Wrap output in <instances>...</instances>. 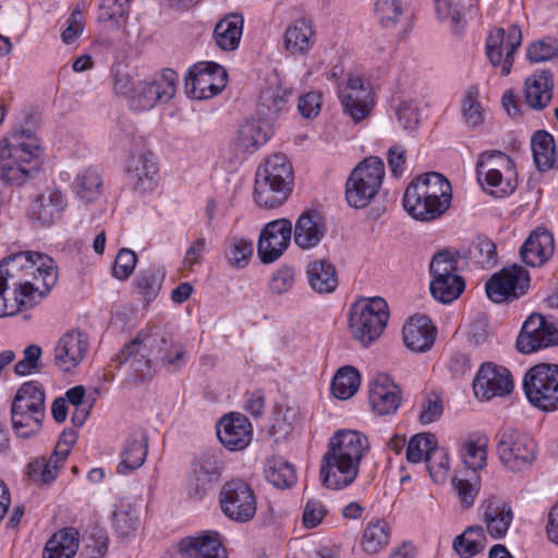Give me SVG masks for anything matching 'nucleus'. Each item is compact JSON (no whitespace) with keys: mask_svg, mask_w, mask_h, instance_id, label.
Wrapping results in <instances>:
<instances>
[{"mask_svg":"<svg viewBox=\"0 0 558 558\" xmlns=\"http://www.w3.org/2000/svg\"><path fill=\"white\" fill-rule=\"evenodd\" d=\"M57 280V266L46 254L19 252L0 262L1 283L13 289L15 301L25 310L39 303Z\"/></svg>","mask_w":558,"mask_h":558,"instance_id":"nucleus-1","label":"nucleus"},{"mask_svg":"<svg viewBox=\"0 0 558 558\" xmlns=\"http://www.w3.org/2000/svg\"><path fill=\"white\" fill-rule=\"evenodd\" d=\"M368 450L366 436L356 430H339L330 439L322 458L323 484L332 489L351 485L359 474L360 463Z\"/></svg>","mask_w":558,"mask_h":558,"instance_id":"nucleus-2","label":"nucleus"},{"mask_svg":"<svg viewBox=\"0 0 558 558\" xmlns=\"http://www.w3.org/2000/svg\"><path fill=\"white\" fill-rule=\"evenodd\" d=\"M451 184L438 172L416 177L403 195V207L414 219L432 221L444 215L451 203Z\"/></svg>","mask_w":558,"mask_h":558,"instance_id":"nucleus-3","label":"nucleus"},{"mask_svg":"<svg viewBox=\"0 0 558 558\" xmlns=\"http://www.w3.org/2000/svg\"><path fill=\"white\" fill-rule=\"evenodd\" d=\"M0 146V178L3 182L21 186L35 178L41 165V147L32 132H14Z\"/></svg>","mask_w":558,"mask_h":558,"instance_id":"nucleus-4","label":"nucleus"},{"mask_svg":"<svg viewBox=\"0 0 558 558\" xmlns=\"http://www.w3.org/2000/svg\"><path fill=\"white\" fill-rule=\"evenodd\" d=\"M293 172L288 158L275 154L257 168L254 182V199L265 208L283 204L292 191Z\"/></svg>","mask_w":558,"mask_h":558,"instance_id":"nucleus-5","label":"nucleus"},{"mask_svg":"<svg viewBox=\"0 0 558 558\" xmlns=\"http://www.w3.org/2000/svg\"><path fill=\"white\" fill-rule=\"evenodd\" d=\"M45 400V388L39 381L29 380L20 386L11 405L12 426L19 437L29 438L40 430Z\"/></svg>","mask_w":558,"mask_h":558,"instance_id":"nucleus-6","label":"nucleus"},{"mask_svg":"<svg viewBox=\"0 0 558 558\" xmlns=\"http://www.w3.org/2000/svg\"><path fill=\"white\" fill-rule=\"evenodd\" d=\"M388 318V305L384 299L360 300L350 308V333L363 347H368L380 337Z\"/></svg>","mask_w":558,"mask_h":558,"instance_id":"nucleus-7","label":"nucleus"},{"mask_svg":"<svg viewBox=\"0 0 558 558\" xmlns=\"http://www.w3.org/2000/svg\"><path fill=\"white\" fill-rule=\"evenodd\" d=\"M385 175V166L378 157L360 162L347 181L345 197L354 208L366 207L378 194Z\"/></svg>","mask_w":558,"mask_h":558,"instance_id":"nucleus-8","label":"nucleus"},{"mask_svg":"<svg viewBox=\"0 0 558 558\" xmlns=\"http://www.w3.org/2000/svg\"><path fill=\"white\" fill-rule=\"evenodd\" d=\"M123 147L131 155L126 163V178L132 189L141 194L151 192L157 185L158 167L155 156L149 151L142 136L130 133Z\"/></svg>","mask_w":558,"mask_h":558,"instance_id":"nucleus-9","label":"nucleus"},{"mask_svg":"<svg viewBox=\"0 0 558 558\" xmlns=\"http://www.w3.org/2000/svg\"><path fill=\"white\" fill-rule=\"evenodd\" d=\"M529 402L543 412L558 410V364L541 363L531 367L523 378Z\"/></svg>","mask_w":558,"mask_h":558,"instance_id":"nucleus-10","label":"nucleus"},{"mask_svg":"<svg viewBox=\"0 0 558 558\" xmlns=\"http://www.w3.org/2000/svg\"><path fill=\"white\" fill-rule=\"evenodd\" d=\"M158 341L165 342L163 338L153 335V328L141 330L118 355L121 364H128L134 381H143L154 376L155 371L149 355L155 357V342Z\"/></svg>","mask_w":558,"mask_h":558,"instance_id":"nucleus-11","label":"nucleus"},{"mask_svg":"<svg viewBox=\"0 0 558 558\" xmlns=\"http://www.w3.org/2000/svg\"><path fill=\"white\" fill-rule=\"evenodd\" d=\"M497 452L506 469L511 472H521L534 463L536 444L529 434L505 429L498 434Z\"/></svg>","mask_w":558,"mask_h":558,"instance_id":"nucleus-12","label":"nucleus"},{"mask_svg":"<svg viewBox=\"0 0 558 558\" xmlns=\"http://www.w3.org/2000/svg\"><path fill=\"white\" fill-rule=\"evenodd\" d=\"M179 75L171 69L141 81L136 84L135 95L131 98V108L135 111H146L158 104L171 100L177 90Z\"/></svg>","mask_w":558,"mask_h":558,"instance_id":"nucleus-13","label":"nucleus"},{"mask_svg":"<svg viewBox=\"0 0 558 558\" xmlns=\"http://www.w3.org/2000/svg\"><path fill=\"white\" fill-rule=\"evenodd\" d=\"M222 513L231 521L247 523L256 514L257 498L248 483L235 478L226 482L219 494Z\"/></svg>","mask_w":558,"mask_h":558,"instance_id":"nucleus-14","label":"nucleus"},{"mask_svg":"<svg viewBox=\"0 0 558 558\" xmlns=\"http://www.w3.org/2000/svg\"><path fill=\"white\" fill-rule=\"evenodd\" d=\"M227 84V71L214 62H201L192 66L185 78L186 94L198 100L219 94Z\"/></svg>","mask_w":558,"mask_h":558,"instance_id":"nucleus-15","label":"nucleus"},{"mask_svg":"<svg viewBox=\"0 0 558 558\" xmlns=\"http://www.w3.org/2000/svg\"><path fill=\"white\" fill-rule=\"evenodd\" d=\"M530 287L529 272L519 265L502 268L494 274L486 282L485 290L489 300L501 303L519 299Z\"/></svg>","mask_w":558,"mask_h":558,"instance_id":"nucleus-16","label":"nucleus"},{"mask_svg":"<svg viewBox=\"0 0 558 558\" xmlns=\"http://www.w3.org/2000/svg\"><path fill=\"white\" fill-rule=\"evenodd\" d=\"M522 43L521 29L518 25L504 28H495L486 39V57L493 66H501V74L511 72L514 54Z\"/></svg>","mask_w":558,"mask_h":558,"instance_id":"nucleus-17","label":"nucleus"},{"mask_svg":"<svg viewBox=\"0 0 558 558\" xmlns=\"http://www.w3.org/2000/svg\"><path fill=\"white\" fill-rule=\"evenodd\" d=\"M553 345H558V325L541 314L530 315L518 336V350L529 354Z\"/></svg>","mask_w":558,"mask_h":558,"instance_id":"nucleus-18","label":"nucleus"},{"mask_svg":"<svg viewBox=\"0 0 558 558\" xmlns=\"http://www.w3.org/2000/svg\"><path fill=\"white\" fill-rule=\"evenodd\" d=\"M292 222L287 218L272 220L260 231L257 254L264 264L276 262L289 247Z\"/></svg>","mask_w":558,"mask_h":558,"instance_id":"nucleus-19","label":"nucleus"},{"mask_svg":"<svg viewBox=\"0 0 558 558\" xmlns=\"http://www.w3.org/2000/svg\"><path fill=\"white\" fill-rule=\"evenodd\" d=\"M338 97L344 113L359 122L364 120L373 107V93L369 84L360 76L351 75L339 86Z\"/></svg>","mask_w":558,"mask_h":558,"instance_id":"nucleus-20","label":"nucleus"},{"mask_svg":"<svg viewBox=\"0 0 558 558\" xmlns=\"http://www.w3.org/2000/svg\"><path fill=\"white\" fill-rule=\"evenodd\" d=\"M512 388L513 381L510 372L506 367L493 363L483 364L473 380L474 393L483 400L504 397L510 393Z\"/></svg>","mask_w":558,"mask_h":558,"instance_id":"nucleus-21","label":"nucleus"},{"mask_svg":"<svg viewBox=\"0 0 558 558\" xmlns=\"http://www.w3.org/2000/svg\"><path fill=\"white\" fill-rule=\"evenodd\" d=\"M216 429L219 441L230 451L245 449L253 438L251 422L240 413H229L222 416L218 421Z\"/></svg>","mask_w":558,"mask_h":558,"instance_id":"nucleus-22","label":"nucleus"},{"mask_svg":"<svg viewBox=\"0 0 558 558\" xmlns=\"http://www.w3.org/2000/svg\"><path fill=\"white\" fill-rule=\"evenodd\" d=\"M88 336L80 330L65 332L53 351L54 365L62 372H71L84 360L88 350Z\"/></svg>","mask_w":558,"mask_h":558,"instance_id":"nucleus-23","label":"nucleus"},{"mask_svg":"<svg viewBox=\"0 0 558 558\" xmlns=\"http://www.w3.org/2000/svg\"><path fill=\"white\" fill-rule=\"evenodd\" d=\"M368 400L376 415H391L401 403V390L386 374L377 375L369 384Z\"/></svg>","mask_w":558,"mask_h":558,"instance_id":"nucleus-24","label":"nucleus"},{"mask_svg":"<svg viewBox=\"0 0 558 558\" xmlns=\"http://www.w3.org/2000/svg\"><path fill=\"white\" fill-rule=\"evenodd\" d=\"M485 532L494 539L504 538L513 521L514 513L509 502L492 496L481 506Z\"/></svg>","mask_w":558,"mask_h":558,"instance_id":"nucleus-25","label":"nucleus"},{"mask_svg":"<svg viewBox=\"0 0 558 558\" xmlns=\"http://www.w3.org/2000/svg\"><path fill=\"white\" fill-rule=\"evenodd\" d=\"M179 551L186 558H228L221 536L215 531H204L182 538Z\"/></svg>","mask_w":558,"mask_h":558,"instance_id":"nucleus-26","label":"nucleus"},{"mask_svg":"<svg viewBox=\"0 0 558 558\" xmlns=\"http://www.w3.org/2000/svg\"><path fill=\"white\" fill-rule=\"evenodd\" d=\"M221 464L213 456H203L193 464L189 478L187 494L195 499L204 498L219 481Z\"/></svg>","mask_w":558,"mask_h":558,"instance_id":"nucleus-27","label":"nucleus"},{"mask_svg":"<svg viewBox=\"0 0 558 558\" xmlns=\"http://www.w3.org/2000/svg\"><path fill=\"white\" fill-rule=\"evenodd\" d=\"M272 135V125L262 118H250L240 124L234 148L240 154L255 153Z\"/></svg>","mask_w":558,"mask_h":558,"instance_id":"nucleus-28","label":"nucleus"},{"mask_svg":"<svg viewBox=\"0 0 558 558\" xmlns=\"http://www.w3.org/2000/svg\"><path fill=\"white\" fill-rule=\"evenodd\" d=\"M68 206L66 196L59 189H47L35 197L31 205V216L43 225L59 220Z\"/></svg>","mask_w":558,"mask_h":558,"instance_id":"nucleus-29","label":"nucleus"},{"mask_svg":"<svg viewBox=\"0 0 558 558\" xmlns=\"http://www.w3.org/2000/svg\"><path fill=\"white\" fill-rule=\"evenodd\" d=\"M554 236L545 228L533 230L520 248L524 264L538 267L544 265L554 254Z\"/></svg>","mask_w":558,"mask_h":558,"instance_id":"nucleus-30","label":"nucleus"},{"mask_svg":"<svg viewBox=\"0 0 558 558\" xmlns=\"http://www.w3.org/2000/svg\"><path fill=\"white\" fill-rule=\"evenodd\" d=\"M326 233V228L320 215L315 210H306L298 218L292 234L294 243L301 250L316 247Z\"/></svg>","mask_w":558,"mask_h":558,"instance_id":"nucleus-31","label":"nucleus"},{"mask_svg":"<svg viewBox=\"0 0 558 558\" xmlns=\"http://www.w3.org/2000/svg\"><path fill=\"white\" fill-rule=\"evenodd\" d=\"M436 328L426 316H416L403 327V341L405 347L413 352L428 351L434 344Z\"/></svg>","mask_w":558,"mask_h":558,"instance_id":"nucleus-32","label":"nucleus"},{"mask_svg":"<svg viewBox=\"0 0 558 558\" xmlns=\"http://www.w3.org/2000/svg\"><path fill=\"white\" fill-rule=\"evenodd\" d=\"M147 456V437L143 430L132 433L124 442L121 452V462L118 465L119 474H128L143 465Z\"/></svg>","mask_w":558,"mask_h":558,"instance_id":"nucleus-33","label":"nucleus"},{"mask_svg":"<svg viewBox=\"0 0 558 558\" xmlns=\"http://www.w3.org/2000/svg\"><path fill=\"white\" fill-rule=\"evenodd\" d=\"M314 44L312 22L301 17L293 21L284 33L283 46L291 54L307 53Z\"/></svg>","mask_w":558,"mask_h":558,"instance_id":"nucleus-34","label":"nucleus"},{"mask_svg":"<svg viewBox=\"0 0 558 558\" xmlns=\"http://www.w3.org/2000/svg\"><path fill=\"white\" fill-rule=\"evenodd\" d=\"M553 75L548 71L534 73L525 80V100L527 105L542 110L553 97Z\"/></svg>","mask_w":558,"mask_h":558,"instance_id":"nucleus-35","label":"nucleus"},{"mask_svg":"<svg viewBox=\"0 0 558 558\" xmlns=\"http://www.w3.org/2000/svg\"><path fill=\"white\" fill-rule=\"evenodd\" d=\"M65 460V451L52 452L48 459L38 457L27 464L26 475L35 484H50L56 480L58 471L63 466Z\"/></svg>","mask_w":558,"mask_h":558,"instance_id":"nucleus-36","label":"nucleus"},{"mask_svg":"<svg viewBox=\"0 0 558 558\" xmlns=\"http://www.w3.org/2000/svg\"><path fill=\"white\" fill-rule=\"evenodd\" d=\"M78 546V531L75 527H64L47 541L43 550V558H73Z\"/></svg>","mask_w":558,"mask_h":558,"instance_id":"nucleus-37","label":"nucleus"},{"mask_svg":"<svg viewBox=\"0 0 558 558\" xmlns=\"http://www.w3.org/2000/svg\"><path fill=\"white\" fill-rule=\"evenodd\" d=\"M289 94L278 78L269 82L259 95L257 111L262 119L270 122V119L278 116L286 108Z\"/></svg>","mask_w":558,"mask_h":558,"instance_id":"nucleus-38","label":"nucleus"},{"mask_svg":"<svg viewBox=\"0 0 558 558\" xmlns=\"http://www.w3.org/2000/svg\"><path fill=\"white\" fill-rule=\"evenodd\" d=\"M306 275L310 287L317 293H330L338 286L336 267L328 259H315L308 263Z\"/></svg>","mask_w":558,"mask_h":558,"instance_id":"nucleus-39","label":"nucleus"},{"mask_svg":"<svg viewBox=\"0 0 558 558\" xmlns=\"http://www.w3.org/2000/svg\"><path fill=\"white\" fill-rule=\"evenodd\" d=\"M243 24V17L238 13H230L221 19L214 29L218 47L226 51L235 50L240 44Z\"/></svg>","mask_w":558,"mask_h":558,"instance_id":"nucleus-40","label":"nucleus"},{"mask_svg":"<svg viewBox=\"0 0 558 558\" xmlns=\"http://www.w3.org/2000/svg\"><path fill=\"white\" fill-rule=\"evenodd\" d=\"M71 187L80 202L94 203L101 194L102 179L95 168L88 167L77 172Z\"/></svg>","mask_w":558,"mask_h":558,"instance_id":"nucleus-41","label":"nucleus"},{"mask_svg":"<svg viewBox=\"0 0 558 558\" xmlns=\"http://www.w3.org/2000/svg\"><path fill=\"white\" fill-rule=\"evenodd\" d=\"M153 335L163 338L165 342H155V360L160 361L169 371H177L184 365L185 349L173 343L172 338L159 328H153Z\"/></svg>","mask_w":558,"mask_h":558,"instance_id":"nucleus-42","label":"nucleus"},{"mask_svg":"<svg viewBox=\"0 0 558 558\" xmlns=\"http://www.w3.org/2000/svg\"><path fill=\"white\" fill-rule=\"evenodd\" d=\"M391 526L383 519H372L365 526L361 547L367 554H377L390 542Z\"/></svg>","mask_w":558,"mask_h":558,"instance_id":"nucleus-43","label":"nucleus"},{"mask_svg":"<svg viewBox=\"0 0 558 558\" xmlns=\"http://www.w3.org/2000/svg\"><path fill=\"white\" fill-rule=\"evenodd\" d=\"M487 545V536L483 526L471 525L453 539V549L461 558H471L481 553Z\"/></svg>","mask_w":558,"mask_h":558,"instance_id":"nucleus-44","label":"nucleus"},{"mask_svg":"<svg viewBox=\"0 0 558 558\" xmlns=\"http://www.w3.org/2000/svg\"><path fill=\"white\" fill-rule=\"evenodd\" d=\"M488 439L484 435H470L461 445V459L463 464L477 471L486 466Z\"/></svg>","mask_w":558,"mask_h":558,"instance_id":"nucleus-45","label":"nucleus"},{"mask_svg":"<svg viewBox=\"0 0 558 558\" xmlns=\"http://www.w3.org/2000/svg\"><path fill=\"white\" fill-rule=\"evenodd\" d=\"M112 524L119 537L126 538L134 535L138 525L136 507L129 500H119L112 512Z\"/></svg>","mask_w":558,"mask_h":558,"instance_id":"nucleus-46","label":"nucleus"},{"mask_svg":"<svg viewBox=\"0 0 558 558\" xmlns=\"http://www.w3.org/2000/svg\"><path fill=\"white\" fill-rule=\"evenodd\" d=\"M266 480L277 488H289L296 481L294 466L282 458H271L265 463Z\"/></svg>","mask_w":558,"mask_h":558,"instance_id":"nucleus-47","label":"nucleus"},{"mask_svg":"<svg viewBox=\"0 0 558 558\" xmlns=\"http://www.w3.org/2000/svg\"><path fill=\"white\" fill-rule=\"evenodd\" d=\"M361 385V376L353 366H343L338 369L331 383L333 396L347 400L354 396Z\"/></svg>","mask_w":558,"mask_h":558,"instance_id":"nucleus-48","label":"nucleus"},{"mask_svg":"<svg viewBox=\"0 0 558 558\" xmlns=\"http://www.w3.org/2000/svg\"><path fill=\"white\" fill-rule=\"evenodd\" d=\"M130 0H102L98 22L110 29H119L128 20Z\"/></svg>","mask_w":558,"mask_h":558,"instance_id":"nucleus-49","label":"nucleus"},{"mask_svg":"<svg viewBox=\"0 0 558 558\" xmlns=\"http://www.w3.org/2000/svg\"><path fill=\"white\" fill-rule=\"evenodd\" d=\"M465 287L461 276H449L434 278L430 281L429 290L434 299L441 303H450L458 299Z\"/></svg>","mask_w":558,"mask_h":558,"instance_id":"nucleus-50","label":"nucleus"},{"mask_svg":"<svg viewBox=\"0 0 558 558\" xmlns=\"http://www.w3.org/2000/svg\"><path fill=\"white\" fill-rule=\"evenodd\" d=\"M466 257L482 268L492 267L497 263L496 246L492 240L477 236L470 244Z\"/></svg>","mask_w":558,"mask_h":558,"instance_id":"nucleus-51","label":"nucleus"},{"mask_svg":"<svg viewBox=\"0 0 558 558\" xmlns=\"http://www.w3.org/2000/svg\"><path fill=\"white\" fill-rule=\"evenodd\" d=\"M374 10L377 20L383 27L393 28L407 11V4L403 0H377L375 2Z\"/></svg>","mask_w":558,"mask_h":558,"instance_id":"nucleus-52","label":"nucleus"},{"mask_svg":"<svg viewBox=\"0 0 558 558\" xmlns=\"http://www.w3.org/2000/svg\"><path fill=\"white\" fill-rule=\"evenodd\" d=\"M437 447L435 435L422 433L414 435L407 446V460L411 463L427 461L432 450Z\"/></svg>","mask_w":558,"mask_h":558,"instance_id":"nucleus-53","label":"nucleus"},{"mask_svg":"<svg viewBox=\"0 0 558 558\" xmlns=\"http://www.w3.org/2000/svg\"><path fill=\"white\" fill-rule=\"evenodd\" d=\"M163 279L165 271L160 268L149 267L140 272L136 283L147 302L157 296L161 289Z\"/></svg>","mask_w":558,"mask_h":558,"instance_id":"nucleus-54","label":"nucleus"},{"mask_svg":"<svg viewBox=\"0 0 558 558\" xmlns=\"http://www.w3.org/2000/svg\"><path fill=\"white\" fill-rule=\"evenodd\" d=\"M474 0H435L436 14L442 20L449 22L452 26L459 27L465 5L472 9Z\"/></svg>","mask_w":558,"mask_h":558,"instance_id":"nucleus-55","label":"nucleus"},{"mask_svg":"<svg viewBox=\"0 0 558 558\" xmlns=\"http://www.w3.org/2000/svg\"><path fill=\"white\" fill-rule=\"evenodd\" d=\"M483 161L476 162V174L481 183L485 182L488 186L495 187L497 195H506L513 190L509 183H504L502 170L505 168L487 167Z\"/></svg>","mask_w":558,"mask_h":558,"instance_id":"nucleus-56","label":"nucleus"},{"mask_svg":"<svg viewBox=\"0 0 558 558\" xmlns=\"http://www.w3.org/2000/svg\"><path fill=\"white\" fill-rule=\"evenodd\" d=\"M426 468L430 478L436 484H442L448 478L450 465L449 454L442 447H436L432 450L430 456L427 457Z\"/></svg>","mask_w":558,"mask_h":558,"instance_id":"nucleus-57","label":"nucleus"},{"mask_svg":"<svg viewBox=\"0 0 558 558\" xmlns=\"http://www.w3.org/2000/svg\"><path fill=\"white\" fill-rule=\"evenodd\" d=\"M462 114L470 128H477L483 124V108L478 101V88L476 86L466 89L462 101Z\"/></svg>","mask_w":558,"mask_h":558,"instance_id":"nucleus-58","label":"nucleus"},{"mask_svg":"<svg viewBox=\"0 0 558 558\" xmlns=\"http://www.w3.org/2000/svg\"><path fill=\"white\" fill-rule=\"evenodd\" d=\"M252 254V242L242 238L233 239L226 251V257L228 262L236 268L245 267Z\"/></svg>","mask_w":558,"mask_h":558,"instance_id":"nucleus-59","label":"nucleus"},{"mask_svg":"<svg viewBox=\"0 0 558 558\" xmlns=\"http://www.w3.org/2000/svg\"><path fill=\"white\" fill-rule=\"evenodd\" d=\"M396 116L403 130L413 132L420 123L418 106L413 99L400 100L396 106Z\"/></svg>","mask_w":558,"mask_h":558,"instance_id":"nucleus-60","label":"nucleus"},{"mask_svg":"<svg viewBox=\"0 0 558 558\" xmlns=\"http://www.w3.org/2000/svg\"><path fill=\"white\" fill-rule=\"evenodd\" d=\"M41 353L39 345H27L23 351V359L14 365V373L17 376H26L39 372Z\"/></svg>","mask_w":558,"mask_h":558,"instance_id":"nucleus-61","label":"nucleus"},{"mask_svg":"<svg viewBox=\"0 0 558 558\" xmlns=\"http://www.w3.org/2000/svg\"><path fill=\"white\" fill-rule=\"evenodd\" d=\"M429 271L434 278L459 276L457 274V259L449 251H442L434 255Z\"/></svg>","mask_w":558,"mask_h":558,"instance_id":"nucleus-62","label":"nucleus"},{"mask_svg":"<svg viewBox=\"0 0 558 558\" xmlns=\"http://www.w3.org/2000/svg\"><path fill=\"white\" fill-rule=\"evenodd\" d=\"M294 281V269L289 266H282L271 275L268 287L271 293L284 294L292 290Z\"/></svg>","mask_w":558,"mask_h":558,"instance_id":"nucleus-63","label":"nucleus"},{"mask_svg":"<svg viewBox=\"0 0 558 558\" xmlns=\"http://www.w3.org/2000/svg\"><path fill=\"white\" fill-rule=\"evenodd\" d=\"M137 257L135 253L129 248H121L116 257L112 275L119 280L128 279L133 272Z\"/></svg>","mask_w":558,"mask_h":558,"instance_id":"nucleus-64","label":"nucleus"}]
</instances>
